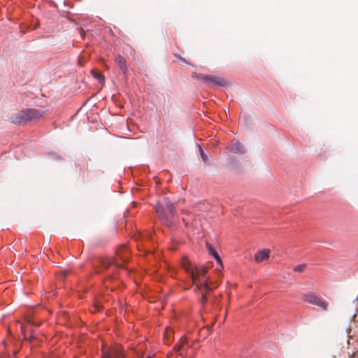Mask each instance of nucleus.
Here are the masks:
<instances>
[{
  "mask_svg": "<svg viewBox=\"0 0 358 358\" xmlns=\"http://www.w3.org/2000/svg\"><path fill=\"white\" fill-rule=\"evenodd\" d=\"M181 266L191 276L193 282L196 284L198 289L203 287L206 290H211L218 286V283L213 284L205 277L207 273V268L205 266H192L186 257L182 258Z\"/></svg>",
  "mask_w": 358,
  "mask_h": 358,
  "instance_id": "f257e3e1",
  "label": "nucleus"
},
{
  "mask_svg": "<svg viewBox=\"0 0 358 358\" xmlns=\"http://www.w3.org/2000/svg\"><path fill=\"white\" fill-rule=\"evenodd\" d=\"M155 210L162 222L165 224H169L174 215V206L169 199L165 198L164 206L157 204L155 206Z\"/></svg>",
  "mask_w": 358,
  "mask_h": 358,
  "instance_id": "f03ea898",
  "label": "nucleus"
},
{
  "mask_svg": "<svg viewBox=\"0 0 358 358\" xmlns=\"http://www.w3.org/2000/svg\"><path fill=\"white\" fill-rule=\"evenodd\" d=\"M128 250L126 245H122L116 252L115 257L112 260H103L102 264L104 268H108L111 264L117 267H122L128 261Z\"/></svg>",
  "mask_w": 358,
  "mask_h": 358,
  "instance_id": "7ed1b4c3",
  "label": "nucleus"
},
{
  "mask_svg": "<svg viewBox=\"0 0 358 358\" xmlns=\"http://www.w3.org/2000/svg\"><path fill=\"white\" fill-rule=\"evenodd\" d=\"M196 79L202 81L207 87H224L227 85L228 83L223 77L213 76V75H204L198 74L196 76Z\"/></svg>",
  "mask_w": 358,
  "mask_h": 358,
  "instance_id": "20e7f679",
  "label": "nucleus"
},
{
  "mask_svg": "<svg viewBox=\"0 0 358 358\" xmlns=\"http://www.w3.org/2000/svg\"><path fill=\"white\" fill-rule=\"evenodd\" d=\"M302 300L308 303L317 306L322 308V310H328L329 303L317 296L315 293L308 292L303 294Z\"/></svg>",
  "mask_w": 358,
  "mask_h": 358,
  "instance_id": "39448f33",
  "label": "nucleus"
},
{
  "mask_svg": "<svg viewBox=\"0 0 358 358\" xmlns=\"http://www.w3.org/2000/svg\"><path fill=\"white\" fill-rule=\"evenodd\" d=\"M103 358H124V355L122 348L119 345H115L111 348L110 352H104Z\"/></svg>",
  "mask_w": 358,
  "mask_h": 358,
  "instance_id": "423d86ee",
  "label": "nucleus"
},
{
  "mask_svg": "<svg viewBox=\"0 0 358 358\" xmlns=\"http://www.w3.org/2000/svg\"><path fill=\"white\" fill-rule=\"evenodd\" d=\"M12 122L15 124H26L29 122L27 110H21L12 117Z\"/></svg>",
  "mask_w": 358,
  "mask_h": 358,
  "instance_id": "0eeeda50",
  "label": "nucleus"
},
{
  "mask_svg": "<svg viewBox=\"0 0 358 358\" xmlns=\"http://www.w3.org/2000/svg\"><path fill=\"white\" fill-rule=\"evenodd\" d=\"M27 114L28 115L29 122L36 120L43 117L44 113L38 109H27Z\"/></svg>",
  "mask_w": 358,
  "mask_h": 358,
  "instance_id": "6e6552de",
  "label": "nucleus"
},
{
  "mask_svg": "<svg viewBox=\"0 0 358 358\" xmlns=\"http://www.w3.org/2000/svg\"><path fill=\"white\" fill-rule=\"evenodd\" d=\"M115 62L118 65L124 76L128 71V65L126 59L121 55H118L115 57Z\"/></svg>",
  "mask_w": 358,
  "mask_h": 358,
  "instance_id": "1a4fd4ad",
  "label": "nucleus"
},
{
  "mask_svg": "<svg viewBox=\"0 0 358 358\" xmlns=\"http://www.w3.org/2000/svg\"><path fill=\"white\" fill-rule=\"evenodd\" d=\"M271 250L269 249H262L255 255V259L257 262L260 263L266 260L270 256Z\"/></svg>",
  "mask_w": 358,
  "mask_h": 358,
  "instance_id": "9d476101",
  "label": "nucleus"
},
{
  "mask_svg": "<svg viewBox=\"0 0 358 358\" xmlns=\"http://www.w3.org/2000/svg\"><path fill=\"white\" fill-rule=\"evenodd\" d=\"M231 151L234 153L242 154L245 152V148L238 141L234 139L231 141Z\"/></svg>",
  "mask_w": 358,
  "mask_h": 358,
  "instance_id": "9b49d317",
  "label": "nucleus"
},
{
  "mask_svg": "<svg viewBox=\"0 0 358 358\" xmlns=\"http://www.w3.org/2000/svg\"><path fill=\"white\" fill-rule=\"evenodd\" d=\"M173 338V331L169 328L166 327L164 331V343L166 345H169Z\"/></svg>",
  "mask_w": 358,
  "mask_h": 358,
  "instance_id": "f8f14e48",
  "label": "nucleus"
},
{
  "mask_svg": "<svg viewBox=\"0 0 358 358\" xmlns=\"http://www.w3.org/2000/svg\"><path fill=\"white\" fill-rule=\"evenodd\" d=\"M206 247L210 252V255H212L215 259H216L217 262L220 265L221 268H223V266L222 264V260L219 255H217L215 250L208 243H206Z\"/></svg>",
  "mask_w": 358,
  "mask_h": 358,
  "instance_id": "ddd939ff",
  "label": "nucleus"
},
{
  "mask_svg": "<svg viewBox=\"0 0 358 358\" xmlns=\"http://www.w3.org/2000/svg\"><path fill=\"white\" fill-rule=\"evenodd\" d=\"M185 343L186 338L182 337L178 344L174 346L173 350L176 352H180L183 348Z\"/></svg>",
  "mask_w": 358,
  "mask_h": 358,
  "instance_id": "4468645a",
  "label": "nucleus"
},
{
  "mask_svg": "<svg viewBox=\"0 0 358 358\" xmlns=\"http://www.w3.org/2000/svg\"><path fill=\"white\" fill-rule=\"evenodd\" d=\"M306 268V264H299V265L294 266L293 270L295 272L302 273L304 271Z\"/></svg>",
  "mask_w": 358,
  "mask_h": 358,
  "instance_id": "2eb2a0df",
  "label": "nucleus"
},
{
  "mask_svg": "<svg viewBox=\"0 0 358 358\" xmlns=\"http://www.w3.org/2000/svg\"><path fill=\"white\" fill-rule=\"evenodd\" d=\"M199 148L200 155H201L202 160L204 162H206L208 160V157H207L206 154L204 152V151L203 150V149L201 146H199Z\"/></svg>",
  "mask_w": 358,
  "mask_h": 358,
  "instance_id": "dca6fc26",
  "label": "nucleus"
},
{
  "mask_svg": "<svg viewBox=\"0 0 358 358\" xmlns=\"http://www.w3.org/2000/svg\"><path fill=\"white\" fill-rule=\"evenodd\" d=\"M92 73L94 76V77L97 78L98 80H99V81H102L103 80V76L100 73L96 72V71L93 70L92 71Z\"/></svg>",
  "mask_w": 358,
  "mask_h": 358,
  "instance_id": "f3484780",
  "label": "nucleus"
},
{
  "mask_svg": "<svg viewBox=\"0 0 358 358\" xmlns=\"http://www.w3.org/2000/svg\"><path fill=\"white\" fill-rule=\"evenodd\" d=\"M207 301V298L205 294H202L201 299V303L202 304H204Z\"/></svg>",
  "mask_w": 358,
  "mask_h": 358,
  "instance_id": "a211bd4d",
  "label": "nucleus"
},
{
  "mask_svg": "<svg viewBox=\"0 0 358 358\" xmlns=\"http://www.w3.org/2000/svg\"><path fill=\"white\" fill-rule=\"evenodd\" d=\"M96 310H99L101 309V306L100 305H99V306L97 305L96 306Z\"/></svg>",
  "mask_w": 358,
  "mask_h": 358,
  "instance_id": "6ab92c4d",
  "label": "nucleus"
},
{
  "mask_svg": "<svg viewBox=\"0 0 358 358\" xmlns=\"http://www.w3.org/2000/svg\"><path fill=\"white\" fill-rule=\"evenodd\" d=\"M20 328H21V330L23 331H24V326H23V325H21V326H20Z\"/></svg>",
  "mask_w": 358,
  "mask_h": 358,
  "instance_id": "aec40b11",
  "label": "nucleus"
},
{
  "mask_svg": "<svg viewBox=\"0 0 358 358\" xmlns=\"http://www.w3.org/2000/svg\"><path fill=\"white\" fill-rule=\"evenodd\" d=\"M146 358H152V357H147Z\"/></svg>",
  "mask_w": 358,
  "mask_h": 358,
  "instance_id": "412c9836",
  "label": "nucleus"
}]
</instances>
